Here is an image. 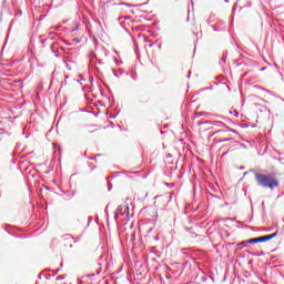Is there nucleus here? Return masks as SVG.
Listing matches in <instances>:
<instances>
[{"label":"nucleus","mask_w":284,"mask_h":284,"mask_svg":"<svg viewBox=\"0 0 284 284\" xmlns=\"http://www.w3.org/2000/svg\"><path fill=\"white\" fill-rule=\"evenodd\" d=\"M277 232L273 233V234H270V235H265V236H260V241L262 243H265L267 241H272V239H275V236H277Z\"/></svg>","instance_id":"nucleus-2"},{"label":"nucleus","mask_w":284,"mask_h":284,"mask_svg":"<svg viewBox=\"0 0 284 284\" xmlns=\"http://www.w3.org/2000/svg\"><path fill=\"white\" fill-rule=\"evenodd\" d=\"M227 1H230V0H225L226 3H227Z\"/></svg>","instance_id":"nucleus-5"},{"label":"nucleus","mask_w":284,"mask_h":284,"mask_svg":"<svg viewBox=\"0 0 284 284\" xmlns=\"http://www.w3.org/2000/svg\"><path fill=\"white\" fill-rule=\"evenodd\" d=\"M255 181L257 185H260V187H268V190H274V187H278V180H276V178L272 175L256 173Z\"/></svg>","instance_id":"nucleus-1"},{"label":"nucleus","mask_w":284,"mask_h":284,"mask_svg":"<svg viewBox=\"0 0 284 284\" xmlns=\"http://www.w3.org/2000/svg\"><path fill=\"white\" fill-rule=\"evenodd\" d=\"M246 243L254 244V243H262L261 237H254L246 241Z\"/></svg>","instance_id":"nucleus-3"},{"label":"nucleus","mask_w":284,"mask_h":284,"mask_svg":"<svg viewBox=\"0 0 284 284\" xmlns=\"http://www.w3.org/2000/svg\"><path fill=\"white\" fill-rule=\"evenodd\" d=\"M89 57H90L91 59H97V53L91 52V53L89 54Z\"/></svg>","instance_id":"nucleus-4"}]
</instances>
